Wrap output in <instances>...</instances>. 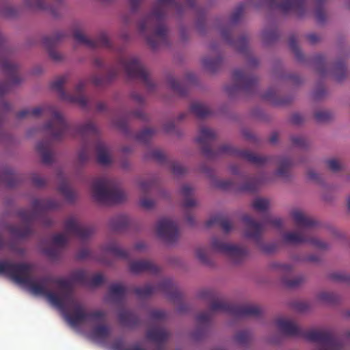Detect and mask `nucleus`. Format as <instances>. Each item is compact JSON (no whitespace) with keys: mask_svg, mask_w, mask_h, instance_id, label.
Wrapping results in <instances>:
<instances>
[{"mask_svg":"<svg viewBox=\"0 0 350 350\" xmlns=\"http://www.w3.org/2000/svg\"><path fill=\"white\" fill-rule=\"evenodd\" d=\"M74 36H75V39L77 40H78L79 42H82L86 41V38H85V35L82 32H80L79 31H77L75 32Z\"/></svg>","mask_w":350,"mask_h":350,"instance_id":"nucleus-44","label":"nucleus"},{"mask_svg":"<svg viewBox=\"0 0 350 350\" xmlns=\"http://www.w3.org/2000/svg\"><path fill=\"white\" fill-rule=\"evenodd\" d=\"M325 163L327 167L333 172H338L343 167L342 163L338 159L334 158L327 159Z\"/></svg>","mask_w":350,"mask_h":350,"instance_id":"nucleus-27","label":"nucleus"},{"mask_svg":"<svg viewBox=\"0 0 350 350\" xmlns=\"http://www.w3.org/2000/svg\"><path fill=\"white\" fill-rule=\"evenodd\" d=\"M154 233L158 238L170 241L175 238L178 233V226L172 219L163 218L155 224Z\"/></svg>","mask_w":350,"mask_h":350,"instance_id":"nucleus-8","label":"nucleus"},{"mask_svg":"<svg viewBox=\"0 0 350 350\" xmlns=\"http://www.w3.org/2000/svg\"><path fill=\"white\" fill-rule=\"evenodd\" d=\"M327 277L330 282L350 284V271L335 270L329 272Z\"/></svg>","mask_w":350,"mask_h":350,"instance_id":"nucleus-17","label":"nucleus"},{"mask_svg":"<svg viewBox=\"0 0 350 350\" xmlns=\"http://www.w3.org/2000/svg\"><path fill=\"white\" fill-rule=\"evenodd\" d=\"M92 336L96 340H105L110 334V328L105 324L95 326L92 331Z\"/></svg>","mask_w":350,"mask_h":350,"instance_id":"nucleus-19","label":"nucleus"},{"mask_svg":"<svg viewBox=\"0 0 350 350\" xmlns=\"http://www.w3.org/2000/svg\"><path fill=\"white\" fill-rule=\"evenodd\" d=\"M83 84L82 83H79L77 86H76V90L78 92L82 88H83Z\"/></svg>","mask_w":350,"mask_h":350,"instance_id":"nucleus-51","label":"nucleus"},{"mask_svg":"<svg viewBox=\"0 0 350 350\" xmlns=\"http://www.w3.org/2000/svg\"><path fill=\"white\" fill-rule=\"evenodd\" d=\"M308 175L310 176L311 178H314V176L315 175L314 173L312 172H309L308 173Z\"/></svg>","mask_w":350,"mask_h":350,"instance_id":"nucleus-54","label":"nucleus"},{"mask_svg":"<svg viewBox=\"0 0 350 350\" xmlns=\"http://www.w3.org/2000/svg\"><path fill=\"white\" fill-rule=\"evenodd\" d=\"M348 337L350 338V332L348 333Z\"/></svg>","mask_w":350,"mask_h":350,"instance_id":"nucleus-59","label":"nucleus"},{"mask_svg":"<svg viewBox=\"0 0 350 350\" xmlns=\"http://www.w3.org/2000/svg\"><path fill=\"white\" fill-rule=\"evenodd\" d=\"M152 319L155 320H161L165 317V312L161 310H153L150 313Z\"/></svg>","mask_w":350,"mask_h":350,"instance_id":"nucleus-37","label":"nucleus"},{"mask_svg":"<svg viewBox=\"0 0 350 350\" xmlns=\"http://www.w3.org/2000/svg\"><path fill=\"white\" fill-rule=\"evenodd\" d=\"M247 222L246 236L255 237L261 230V226L249 217L245 218Z\"/></svg>","mask_w":350,"mask_h":350,"instance_id":"nucleus-22","label":"nucleus"},{"mask_svg":"<svg viewBox=\"0 0 350 350\" xmlns=\"http://www.w3.org/2000/svg\"><path fill=\"white\" fill-rule=\"evenodd\" d=\"M147 247L146 244L143 241L137 242L133 245V250L135 252H141L144 251Z\"/></svg>","mask_w":350,"mask_h":350,"instance_id":"nucleus-38","label":"nucleus"},{"mask_svg":"<svg viewBox=\"0 0 350 350\" xmlns=\"http://www.w3.org/2000/svg\"><path fill=\"white\" fill-rule=\"evenodd\" d=\"M204 299L212 300L210 309L212 312H222L237 318L245 317H259L262 314V308L254 304L238 305L215 299V295L210 292L202 295Z\"/></svg>","mask_w":350,"mask_h":350,"instance_id":"nucleus-4","label":"nucleus"},{"mask_svg":"<svg viewBox=\"0 0 350 350\" xmlns=\"http://www.w3.org/2000/svg\"><path fill=\"white\" fill-rule=\"evenodd\" d=\"M153 28V23L152 19H148L144 21H142L139 24V29L142 31H144L146 29H152Z\"/></svg>","mask_w":350,"mask_h":350,"instance_id":"nucleus-36","label":"nucleus"},{"mask_svg":"<svg viewBox=\"0 0 350 350\" xmlns=\"http://www.w3.org/2000/svg\"><path fill=\"white\" fill-rule=\"evenodd\" d=\"M293 282L295 283L294 284H295L296 283H303V282H306V278L303 275H299V276H297Z\"/></svg>","mask_w":350,"mask_h":350,"instance_id":"nucleus-47","label":"nucleus"},{"mask_svg":"<svg viewBox=\"0 0 350 350\" xmlns=\"http://www.w3.org/2000/svg\"><path fill=\"white\" fill-rule=\"evenodd\" d=\"M280 332L285 336L303 337L308 340L329 347H338V338L331 332L326 330L303 331L293 321L286 318H279L275 321Z\"/></svg>","mask_w":350,"mask_h":350,"instance_id":"nucleus-3","label":"nucleus"},{"mask_svg":"<svg viewBox=\"0 0 350 350\" xmlns=\"http://www.w3.org/2000/svg\"><path fill=\"white\" fill-rule=\"evenodd\" d=\"M47 126L52 130L53 137L55 139H59L63 135L66 127L62 113L55 111L53 115V120L48 124Z\"/></svg>","mask_w":350,"mask_h":350,"instance_id":"nucleus-10","label":"nucleus"},{"mask_svg":"<svg viewBox=\"0 0 350 350\" xmlns=\"http://www.w3.org/2000/svg\"><path fill=\"white\" fill-rule=\"evenodd\" d=\"M92 233V231L80 224L75 219H70L66 224V232L55 235L53 243L55 245L60 246L66 243L70 235H75L80 238H85Z\"/></svg>","mask_w":350,"mask_h":350,"instance_id":"nucleus-7","label":"nucleus"},{"mask_svg":"<svg viewBox=\"0 0 350 350\" xmlns=\"http://www.w3.org/2000/svg\"><path fill=\"white\" fill-rule=\"evenodd\" d=\"M222 226H223V228L226 230H230V228H231V224L229 222H224L223 224H222Z\"/></svg>","mask_w":350,"mask_h":350,"instance_id":"nucleus-50","label":"nucleus"},{"mask_svg":"<svg viewBox=\"0 0 350 350\" xmlns=\"http://www.w3.org/2000/svg\"><path fill=\"white\" fill-rule=\"evenodd\" d=\"M142 68V65L137 58H131L124 63V69L130 75H135Z\"/></svg>","mask_w":350,"mask_h":350,"instance_id":"nucleus-21","label":"nucleus"},{"mask_svg":"<svg viewBox=\"0 0 350 350\" xmlns=\"http://www.w3.org/2000/svg\"><path fill=\"white\" fill-rule=\"evenodd\" d=\"M310 243L318 248H325L327 247V244L325 242L318 239H311Z\"/></svg>","mask_w":350,"mask_h":350,"instance_id":"nucleus-40","label":"nucleus"},{"mask_svg":"<svg viewBox=\"0 0 350 350\" xmlns=\"http://www.w3.org/2000/svg\"><path fill=\"white\" fill-rule=\"evenodd\" d=\"M93 197L103 202H118L121 200L118 196H123V192L114 187L113 182L107 178L95 180L92 186Z\"/></svg>","mask_w":350,"mask_h":350,"instance_id":"nucleus-5","label":"nucleus"},{"mask_svg":"<svg viewBox=\"0 0 350 350\" xmlns=\"http://www.w3.org/2000/svg\"><path fill=\"white\" fill-rule=\"evenodd\" d=\"M139 204L145 210H150L155 206V201L148 197H143L139 201Z\"/></svg>","mask_w":350,"mask_h":350,"instance_id":"nucleus-29","label":"nucleus"},{"mask_svg":"<svg viewBox=\"0 0 350 350\" xmlns=\"http://www.w3.org/2000/svg\"><path fill=\"white\" fill-rule=\"evenodd\" d=\"M34 296L44 298L59 310L72 327H77L88 321H104L106 314L102 310L88 312L77 300L75 286H20Z\"/></svg>","mask_w":350,"mask_h":350,"instance_id":"nucleus-1","label":"nucleus"},{"mask_svg":"<svg viewBox=\"0 0 350 350\" xmlns=\"http://www.w3.org/2000/svg\"><path fill=\"white\" fill-rule=\"evenodd\" d=\"M90 271L86 269H77L70 273L68 282L72 283H85L88 284Z\"/></svg>","mask_w":350,"mask_h":350,"instance_id":"nucleus-14","label":"nucleus"},{"mask_svg":"<svg viewBox=\"0 0 350 350\" xmlns=\"http://www.w3.org/2000/svg\"><path fill=\"white\" fill-rule=\"evenodd\" d=\"M214 137L215 133L212 130L208 128H203L198 134V140L201 143H204L214 138Z\"/></svg>","mask_w":350,"mask_h":350,"instance_id":"nucleus-26","label":"nucleus"},{"mask_svg":"<svg viewBox=\"0 0 350 350\" xmlns=\"http://www.w3.org/2000/svg\"><path fill=\"white\" fill-rule=\"evenodd\" d=\"M295 0H291V2L293 3L294 2Z\"/></svg>","mask_w":350,"mask_h":350,"instance_id":"nucleus-60","label":"nucleus"},{"mask_svg":"<svg viewBox=\"0 0 350 350\" xmlns=\"http://www.w3.org/2000/svg\"><path fill=\"white\" fill-rule=\"evenodd\" d=\"M198 258H202V256H200V254H198Z\"/></svg>","mask_w":350,"mask_h":350,"instance_id":"nucleus-58","label":"nucleus"},{"mask_svg":"<svg viewBox=\"0 0 350 350\" xmlns=\"http://www.w3.org/2000/svg\"><path fill=\"white\" fill-rule=\"evenodd\" d=\"M118 317L121 325L126 327H134L139 323V317L130 311H122L120 312Z\"/></svg>","mask_w":350,"mask_h":350,"instance_id":"nucleus-16","label":"nucleus"},{"mask_svg":"<svg viewBox=\"0 0 350 350\" xmlns=\"http://www.w3.org/2000/svg\"><path fill=\"white\" fill-rule=\"evenodd\" d=\"M347 205H348L349 209H350V196L348 198V200H347Z\"/></svg>","mask_w":350,"mask_h":350,"instance_id":"nucleus-55","label":"nucleus"},{"mask_svg":"<svg viewBox=\"0 0 350 350\" xmlns=\"http://www.w3.org/2000/svg\"><path fill=\"white\" fill-rule=\"evenodd\" d=\"M211 246L214 251L226 256L236 263L240 262L248 255V250L245 247L217 239L212 241Z\"/></svg>","mask_w":350,"mask_h":350,"instance_id":"nucleus-6","label":"nucleus"},{"mask_svg":"<svg viewBox=\"0 0 350 350\" xmlns=\"http://www.w3.org/2000/svg\"><path fill=\"white\" fill-rule=\"evenodd\" d=\"M210 319L211 315L208 312H201L197 316V321L202 324L208 323Z\"/></svg>","mask_w":350,"mask_h":350,"instance_id":"nucleus-34","label":"nucleus"},{"mask_svg":"<svg viewBox=\"0 0 350 350\" xmlns=\"http://www.w3.org/2000/svg\"><path fill=\"white\" fill-rule=\"evenodd\" d=\"M42 111V107L40 106L36 107L31 110L28 111V113L33 115V116H38L41 113Z\"/></svg>","mask_w":350,"mask_h":350,"instance_id":"nucleus-45","label":"nucleus"},{"mask_svg":"<svg viewBox=\"0 0 350 350\" xmlns=\"http://www.w3.org/2000/svg\"><path fill=\"white\" fill-rule=\"evenodd\" d=\"M269 223L274 226H279L282 224V219L278 217H268L264 224Z\"/></svg>","mask_w":350,"mask_h":350,"instance_id":"nucleus-35","label":"nucleus"},{"mask_svg":"<svg viewBox=\"0 0 350 350\" xmlns=\"http://www.w3.org/2000/svg\"><path fill=\"white\" fill-rule=\"evenodd\" d=\"M282 239L284 242L288 243H301L306 241L303 230L299 228L297 230L284 234Z\"/></svg>","mask_w":350,"mask_h":350,"instance_id":"nucleus-18","label":"nucleus"},{"mask_svg":"<svg viewBox=\"0 0 350 350\" xmlns=\"http://www.w3.org/2000/svg\"><path fill=\"white\" fill-rule=\"evenodd\" d=\"M0 275L10 278L13 282L22 284H62L64 282L62 279L55 280L50 275L39 277L33 267L27 263L14 265L8 261H0Z\"/></svg>","mask_w":350,"mask_h":350,"instance_id":"nucleus-2","label":"nucleus"},{"mask_svg":"<svg viewBox=\"0 0 350 350\" xmlns=\"http://www.w3.org/2000/svg\"><path fill=\"white\" fill-rule=\"evenodd\" d=\"M291 216L295 223L297 227L303 230L305 228L312 226L314 223L312 220L305 213L299 209H295L291 211Z\"/></svg>","mask_w":350,"mask_h":350,"instance_id":"nucleus-12","label":"nucleus"},{"mask_svg":"<svg viewBox=\"0 0 350 350\" xmlns=\"http://www.w3.org/2000/svg\"><path fill=\"white\" fill-rule=\"evenodd\" d=\"M148 41H149L150 43L152 42V40H151V38H148Z\"/></svg>","mask_w":350,"mask_h":350,"instance_id":"nucleus-57","label":"nucleus"},{"mask_svg":"<svg viewBox=\"0 0 350 350\" xmlns=\"http://www.w3.org/2000/svg\"><path fill=\"white\" fill-rule=\"evenodd\" d=\"M318 299L323 303L330 304H336L339 300V297L337 295L329 292L320 293L318 295Z\"/></svg>","mask_w":350,"mask_h":350,"instance_id":"nucleus-23","label":"nucleus"},{"mask_svg":"<svg viewBox=\"0 0 350 350\" xmlns=\"http://www.w3.org/2000/svg\"><path fill=\"white\" fill-rule=\"evenodd\" d=\"M166 31V28L164 25H159L154 27L152 29V36L157 38H162Z\"/></svg>","mask_w":350,"mask_h":350,"instance_id":"nucleus-33","label":"nucleus"},{"mask_svg":"<svg viewBox=\"0 0 350 350\" xmlns=\"http://www.w3.org/2000/svg\"><path fill=\"white\" fill-rule=\"evenodd\" d=\"M107 282L105 275L101 272L90 271V280L88 284H100Z\"/></svg>","mask_w":350,"mask_h":350,"instance_id":"nucleus-25","label":"nucleus"},{"mask_svg":"<svg viewBox=\"0 0 350 350\" xmlns=\"http://www.w3.org/2000/svg\"><path fill=\"white\" fill-rule=\"evenodd\" d=\"M185 204H186V206H193L196 204V200L193 198H190L188 200H187Z\"/></svg>","mask_w":350,"mask_h":350,"instance_id":"nucleus-49","label":"nucleus"},{"mask_svg":"<svg viewBox=\"0 0 350 350\" xmlns=\"http://www.w3.org/2000/svg\"><path fill=\"white\" fill-rule=\"evenodd\" d=\"M42 0H27V4L30 7H40Z\"/></svg>","mask_w":350,"mask_h":350,"instance_id":"nucleus-46","label":"nucleus"},{"mask_svg":"<svg viewBox=\"0 0 350 350\" xmlns=\"http://www.w3.org/2000/svg\"><path fill=\"white\" fill-rule=\"evenodd\" d=\"M193 111L198 116H202L204 113V107L199 104L194 105L193 106Z\"/></svg>","mask_w":350,"mask_h":350,"instance_id":"nucleus-43","label":"nucleus"},{"mask_svg":"<svg viewBox=\"0 0 350 350\" xmlns=\"http://www.w3.org/2000/svg\"><path fill=\"white\" fill-rule=\"evenodd\" d=\"M348 315L350 316V311L348 312Z\"/></svg>","mask_w":350,"mask_h":350,"instance_id":"nucleus-61","label":"nucleus"},{"mask_svg":"<svg viewBox=\"0 0 350 350\" xmlns=\"http://www.w3.org/2000/svg\"><path fill=\"white\" fill-rule=\"evenodd\" d=\"M111 252L117 256L123 257L126 256V252L122 249L117 246L112 247Z\"/></svg>","mask_w":350,"mask_h":350,"instance_id":"nucleus-41","label":"nucleus"},{"mask_svg":"<svg viewBox=\"0 0 350 350\" xmlns=\"http://www.w3.org/2000/svg\"><path fill=\"white\" fill-rule=\"evenodd\" d=\"M292 308L299 312H306L310 309V306L306 302L297 301L292 304Z\"/></svg>","mask_w":350,"mask_h":350,"instance_id":"nucleus-32","label":"nucleus"},{"mask_svg":"<svg viewBox=\"0 0 350 350\" xmlns=\"http://www.w3.org/2000/svg\"><path fill=\"white\" fill-rule=\"evenodd\" d=\"M129 269L131 272L138 273L144 271H150L155 273L159 271V268L150 260H136L129 264Z\"/></svg>","mask_w":350,"mask_h":350,"instance_id":"nucleus-11","label":"nucleus"},{"mask_svg":"<svg viewBox=\"0 0 350 350\" xmlns=\"http://www.w3.org/2000/svg\"><path fill=\"white\" fill-rule=\"evenodd\" d=\"M111 286L109 293V299L115 304H122L126 297V286Z\"/></svg>","mask_w":350,"mask_h":350,"instance_id":"nucleus-15","label":"nucleus"},{"mask_svg":"<svg viewBox=\"0 0 350 350\" xmlns=\"http://www.w3.org/2000/svg\"><path fill=\"white\" fill-rule=\"evenodd\" d=\"M308 260H310V261H314V260H316V258H309Z\"/></svg>","mask_w":350,"mask_h":350,"instance_id":"nucleus-56","label":"nucleus"},{"mask_svg":"<svg viewBox=\"0 0 350 350\" xmlns=\"http://www.w3.org/2000/svg\"><path fill=\"white\" fill-rule=\"evenodd\" d=\"M323 346L321 350H340L342 347V343L338 338V347H329L325 344H321Z\"/></svg>","mask_w":350,"mask_h":350,"instance_id":"nucleus-42","label":"nucleus"},{"mask_svg":"<svg viewBox=\"0 0 350 350\" xmlns=\"http://www.w3.org/2000/svg\"><path fill=\"white\" fill-rule=\"evenodd\" d=\"M38 150L44 162L48 163L51 161L52 154L49 150L44 148L42 145H38Z\"/></svg>","mask_w":350,"mask_h":350,"instance_id":"nucleus-30","label":"nucleus"},{"mask_svg":"<svg viewBox=\"0 0 350 350\" xmlns=\"http://www.w3.org/2000/svg\"><path fill=\"white\" fill-rule=\"evenodd\" d=\"M69 100L72 102L77 103L80 105H84L85 103V98L83 95H78L76 97L70 96Z\"/></svg>","mask_w":350,"mask_h":350,"instance_id":"nucleus-39","label":"nucleus"},{"mask_svg":"<svg viewBox=\"0 0 350 350\" xmlns=\"http://www.w3.org/2000/svg\"><path fill=\"white\" fill-rule=\"evenodd\" d=\"M97 159L99 163L103 165L111 161V155L109 148L104 144H100L96 149Z\"/></svg>","mask_w":350,"mask_h":350,"instance_id":"nucleus-20","label":"nucleus"},{"mask_svg":"<svg viewBox=\"0 0 350 350\" xmlns=\"http://www.w3.org/2000/svg\"><path fill=\"white\" fill-rule=\"evenodd\" d=\"M112 347L114 350H145L144 349L140 347L138 345H135L131 347L124 348L123 347L122 342L120 340H117L113 342ZM157 350H163L161 347H159Z\"/></svg>","mask_w":350,"mask_h":350,"instance_id":"nucleus-28","label":"nucleus"},{"mask_svg":"<svg viewBox=\"0 0 350 350\" xmlns=\"http://www.w3.org/2000/svg\"><path fill=\"white\" fill-rule=\"evenodd\" d=\"M250 338V334L248 332L241 331L238 332L235 336L236 340L242 345L246 344Z\"/></svg>","mask_w":350,"mask_h":350,"instance_id":"nucleus-31","label":"nucleus"},{"mask_svg":"<svg viewBox=\"0 0 350 350\" xmlns=\"http://www.w3.org/2000/svg\"><path fill=\"white\" fill-rule=\"evenodd\" d=\"M253 208L258 211H264L270 206V202L268 199L264 198H256L252 202Z\"/></svg>","mask_w":350,"mask_h":350,"instance_id":"nucleus-24","label":"nucleus"},{"mask_svg":"<svg viewBox=\"0 0 350 350\" xmlns=\"http://www.w3.org/2000/svg\"><path fill=\"white\" fill-rule=\"evenodd\" d=\"M203 64L206 68H209V66H210L209 62H208V61L207 59H204L203 60Z\"/></svg>","mask_w":350,"mask_h":350,"instance_id":"nucleus-52","label":"nucleus"},{"mask_svg":"<svg viewBox=\"0 0 350 350\" xmlns=\"http://www.w3.org/2000/svg\"><path fill=\"white\" fill-rule=\"evenodd\" d=\"M168 336V332L163 327H152L149 329L146 333L147 338L156 342L159 345L164 343Z\"/></svg>","mask_w":350,"mask_h":350,"instance_id":"nucleus-13","label":"nucleus"},{"mask_svg":"<svg viewBox=\"0 0 350 350\" xmlns=\"http://www.w3.org/2000/svg\"><path fill=\"white\" fill-rule=\"evenodd\" d=\"M156 287H161V291L170 292L168 297L174 301L181 299V293L174 291L172 288L174 286H143V287L137 288L135 293L139 298H148L155 291Z\"/></svg>","mask_w":350,"mask_h":350,"instance_id":"nucleus-9","label":"nucleus"},{"mask_svg":"<svg viewBox=\"0 0 350 350\" xmlns=\"http://www.w3.org/2000/svg\"><path fill=\"white\" fill-rule=\"evenodd\" d=\"M183 191L185 193H189V191H190V189L188 187H185L183 188Z\"/></svg>","mask_w":350,"mask_h":350,"instance_id":"nucleus-53","label":"nucleus"},{"mask_svg":"<svg viewBox=\"0 0 350 350\" xmlns=\"http://www.w3.org/2000/svg\"><path fill=\"white\" fill-rule=\"evenodd\" d=\"M64 80L65 79L64 77H62V78H59V79H57V80H55L54 81V85L57 87V88H59L60 87V85L64 82Z\"/></svg>","mask_w":350,"mask_h":350,"instance_id":"nucleus-48","label":"nucleus"}]
</instances>
